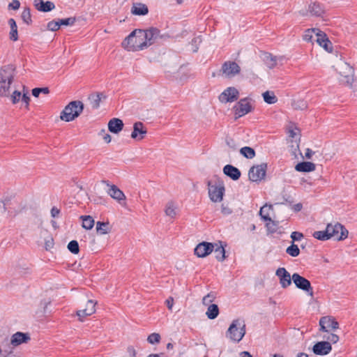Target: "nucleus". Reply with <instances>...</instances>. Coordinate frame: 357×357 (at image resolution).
Wrapping results in <instances>:
<instances>
[{
  "instance_id": "obj_13",
  "label": "nucleus",
  "mask_w": 357,
  "mask_h": 357,
  "mask_svg": "<svg viewBox=\"0 0 357 357\" xmlns=\"http://www.w3.org/2000/svg\"><path fill=\"white\" fill-rule=\"evenodd\" d=\"M5 98H9L11 102L14 105L18 103L21 100L25 109H29L30 97L26 91L23 90V93H22L18 90H13L10 92V96H6Z\"/></svg>"
},
{
  "instance_id": "obj_22",
  "label": "nucleus",
  "mask_w": 357,
  "mask_h": 357,
  "mask_svg": "<svg viewBox=\"0 0 357 357\" xmlns=\"http://www.w3.org/2000/svg\"><path fill=\"white\" fill-rule=\"evenodd\" d=\"M332 350V347L329 342L321 341L317 342L312 348L313 352L316 355L324 356L329 354Z\"/></svg>"
},
{
  "instance_id": "obj_17",
  "label": "nucleus",
  "mask_w": 357,
  "mask_h": 357,
  "mask_svg": "<svg viewBox=\"0 0 357 357\" xmlns=\"http://www.w3.org/2000/svg\"><path fill=\"white\" fill-rule=\"evenodd\" d=\"M97 303L93 300H88L84 309L77 310L76 314L80 321H83L84 318L91 316L96 312V305Z\"/></svg>"
},
{
  "instance_id": "obj_6",
  "label": "nucleus",
  "mask_w": 357,
  "mask_h": 357,
  "mask_svg": "<svg viewBox=\"0 0 357 357\" xmlns=\"http://www.w3.org/2000/svg\"><path fill=\"white\" fill-rule=\"evenodd\" d=\"M207 185L210 200L213 203L221 202L225 193L224 182L221 180H217L214 182L209 181L207 183Z\"/></svg>"
},
{
  "instance_id": "obj_57",
  "label": "nucleus",
  "mask_w": 357,
  "mask_h": 357,
  "mask_svg": "<svg viewBox=\"0 0 357 357\" xmlns=\"http://www.w3.org/2000/svg\"><path fill=\"white\" fill-rule=\"evenodd\" d=\"M291 238L294 241H299L303 238V234L298 231H293L291 234Z\"/></svg>"
},
{
  "instance_id": "obj_62",
  "label": "nucleus",
  "mask_w": 357,
  "mask_h": 357,
  "mask_svg": "<svg viewBox=\"0 0 357 357\" xmlns=\"http://www.w3.org/2000/svg\"><path fill=\"white\" fill-rule=\"evenodd\" d=\"M166 304L169 310H172L174 305V298L169 297L166 300Z\"/></svg>"
},
{
  "instance_id": "obj_44",
  "label": "nucleus",
  "mask_w": 357,
  "mask_h": 357,
  "mask_svg": "<svg viewBox=\"0 0 357 357\" xmlns=\"http://www.w3.org/2000/svg\"><path fill=\"white\" fill-rule=\"evenodd\" d=\"M312 236L319 241H326L330 239L327 227L324 231H314L312 234Z\"/></svg>"
},
{
  "instance_id": "obj_19",
  "label": "nucleus",
  "mask_w": 357,
  "mask_h": 357,
  "mask_svg": "<svg viewBox=\"0 0 357 357\" xmlns=\"http://www.w3.org/2000/svg\"><path fill=\"white\" fill-rule=\"evenodd\" d=\"M315 41L327 52L330 53L333 51V45L331 42L329 40L326 34L320 29L319 30L318 33H317Z\"/></svg>"
},
{
  "instance_id": "obj_21",
  "label": "nucleus",
  "mask_w": 357,
  "mask_h": 357,
  "mask_svg": "<svg viewBox=\"0 0 357 357\" xmlns=\"http://www.w3.org/2000/svg\"><path fill=\"white\" fill-rule=\"evenodd\" d=\"M320 330L324 332H328L330 329L338 328L339 324L335 319L331 317H324L319 320Z\"/></svg>"
},
{
  "instance_id": "obj_3",
  "label": "nucleus",
  "mask_w": 357,
  "mask_h": 357,
  "mask_svg": "<svg viewBox=\"0 0 357 357\" xmlns=\"http://www.w3.org/2000/svg\"><path fill=\"white\" fill-rule=\"evenodd\" d=\"M16 75L13 65H6L0 68V97L10 96Z\"/></svg>"
},
{
  "instance_id": "obj_53",
  "label": "nucleus",
  "mask_w": 357,
  "mask_h": 357,
  "mask_svg": "<svg viewBox=\"0 0 357 357\" xmlns=\"http://www.w3.org/2000/svg\"><path fill=\"white\" fill-rule=\"evenodd\" d=\"M59 26H69L73 25L75 22V18L74 17H68L65 19L59 20Z\"/></svg>"
},
{
  "instance_id": "obj_29",
  "label": "nucleus",
  "mask_w": 357,
  "mask_h": 357,
  "mask_svg": "<svg viewBox=\"0 0 357 357\" xmlns=\"http://www.w3.org/2000/svg\"><path fill=\"white\" fill-rule=\"evenodd\" d=\"M223 173L234 181L238 180L241 176L240 170L231 165H227L223 168Z\"/></svg>"
},
{
  "instance_id": "obj_35",
  "label": "nucleus",
  "mask_w": 357,
  "mask_h": 357,
  "mask_svg": "<svg viewBox=\"0 0 357 357\" xmlns=\"http://www.w3.org/2000/svg\"><path fill=\"white\" fill-rule=\"evenodd\" d=\"M278 222L273 220L266 222V227L267 231L270 234L278 233L282 234L281 227L278 225Z\"/></svg>"
},
{
  "instance_id": "obj_12",
  "label": "nucleus",
  "mask_w": 357,
  "mask_h": 357,
  "mask_svg": "<svg viewBox=\"0 0 357 357\" xmlns=\"http://www.w3.org/2000/svg\"><path fill=\"white\" fill-rule=\"evenodd\" d=\"M267 165L261 163L260 165L252 166L248 172L250 181L252 182H260L266 176Z\"/></svg>"
},
{
  "instance_id": "obj_11",
  "label": "nucleus",
  "mask_w": 357,
  "mask_h": 357,
  "mask_svg": "<svg viewBox=\"0 0 357 357\" xmlns=\"http://www.w3.org/2000/svg\"><path fill=\"white\" fill-rule=\"evenodd\" d=\"M240 92L235 86H229L222 91L218 96V100L222 104L231 103L236 101Z\"/></svg>"
},
{
  "instance_id": "obj_60",
  "label": "nucleus",
  "mask_w": 357,
  "mask_h": 357,
  "mask_svg": "<svg viewBox=\"0 0 357 357\" xmlns=\"http://www.w3.org/2000/svg\"><path fill=\"white\" fill-rule=\"evenodd\" d=\"M20 6V3L18 0H13L12 2L8 5V7L13 10H17Z\"/></svg>"
},
{
  "instance_id": "obj_5",
  "label": "nucleus",
  "mask_w": 357,
  "mask_h": 357,
  "mask_svg": "<svg viewBox=\"0 0 357 357\" xmlns=\"http://www.w3.org/2000/svg\"><path fill=\"white\" fill-rule=\"evenodd\" d=\"M245 324L243 319H236L229 326L226 337L231 342H239L245 336Z\"/></svg>"
},
{
  "instance_id": "obj_39",
  "label": "nucleus",
  "mask_w": 357,
  "mask_h": 357,
  "mask_svg": "<svg viewBox=\"0 0 357 357\" xmlns=\"http://www.w3.org/2000/svg\"><path fill=\"white\" fill-rule=\"evenodd\" d=\"M264 101L268 104L273 105L278 102V98L275 93L272 91H266L262 93Z\"/></svg>"
},
{
  "instance_id": "obj_33",
  "label": "nucleus",
  "mask_w": 357,
  "mask_h": 357,
  "mask_svg": "<svg viewBox=\"0 0 357 357\" xmlns=\"http://www.w3.org/2000/svg\"><path fill=\"white\" fill-rule=\"evenodd\" d=\"M216 248H214V252H215V259L219 261H223L225 258V246L222 242H220V244H215Z\"/></svg>"
},
{
  "instance_id": "obj_1",
  "label": "nucleus",
  "mask_w": 357,
  "mask_h": 357,
  "mask_svg": "<svg viewBox=\"0 0 357 357\" xmlns=\"http://www.w3.org/2000/svg\"><path fill=\"white\" fill-rule=\"evenodd\" d=\"M160 31L156 28L147 30L135 29L122 42V47L129 52L144 50L161 38Z\"/></svg>"
},
{
  "instance_id": "obj_10",
  "label": "nucleus",
  "mask_w": 357,
  "mask_h": 357,
  "mask_svg": "<svg viewBox=\"0 0 357 357\" xmlns=\"http://www.w3.org/2000/svg\"><path fill=\"white\" fill-rule=\"evenodd\" d=\"M326 227L330 238H333L337 241H342L348 237V231L340 223L328 224Z\"/></svg>"
},
{
  "instance_id": "obj_48",
  "label": "nucleus",
  "mask_w": 357,
  "mask_h": 357,
  "mask_svg": "<svg viewBox=\"0 0 357 357\" xmlns=\"http://www.w3.org/2000/svg\"><path fill=\"white\" fill-rule=\"evenodd\" d=\"M68 249L69 251L75 255H77L79 252V244L77 241L73 240L68 244Z\"/></svg>"
},
{
  "instance_id": "obj_20",
  "label": "nucleus",
  "mask_w": 357,
  "mask_h": 357,
  "mask_svg": "<svg viewBox=\"0 0 357 357\" xmlns=\"http://www.w3.org/2000/svg\"><path fill=\"white\" fill-rule=\"evenodd\" d=\"M108 190H107V194L114 200L119 204L125 202L126 197L123 192L120 190L116 185L107 184Z\"/></svg>"
},
{
  "instance_id": "obj_56",
  "label": "nucleus",
  "mask_w": 357,
  "mask_h": 357,
  "mask_svg": "<svg viewBox=\"0 0 357 357\" xmlns=\"http://www.w3.org/2000/svg\"><path fill=\"white\" fill-rule=\"evenodd\" d=\"M54 246V239L52 236L47 237L45 241V248L46 250H51Z\"/></svg>"
},
{
  "instance_id": "obj_43",
  "label": "nucleus",
  "mask_w": 357,
  "mask_h": 357,
  "mask_svg": "<svg viewBox=\"0 0 357 357\" xmlns=\"http://www.w3.org/2000/svg\"><path fill=\"white\" fill-rule=\"evenodd\" d=\"M240 153L245 158L252 159L255 156V150L250 146H244L240 149Z\"/></svg>"
},
{
  "instance_id": "obj_28",
  "label": "nucleus",
  "mask_w": 357,
  "mask_h": 357,
  "mask_svg": "<svg viewBox=\"0 0 357 357\" xmlns=\"http://www.w3.org/2000/svg\"><path fill=\"white\" fill-rule=\"evenodd\" d=\"M273 213V206L272 204H265L261 207L259 215L264 222L271 221V215Z\"/></svg>"
},
{
  "instance_id": "obj_46",
  "label": "nucleus",
  "mask_w": 357,
  "mask_h": 357,
  "mask_svg": "<svg viewBox=\"0 0 357 357\" xmlns=\"http://www.w3.org/2000/svg\"><path fill=\"white\" fill-rule=\"evenodd\" d=\"M161 340V336L158 333H151L147 337V342L150 344H159Z\"/></svg>"
},
{
  "instance_id": "obj_42",
  "label": "nucleus",
  "mask_w": 357,
  "mask_h": 357,
  "mask_svg": "<svg viewBox=\"0 0 357 357\" xmlns=\"http://www.w3.org/2000/svg\"><path fill=\"white\" fill-rule=\"evenodd\" d=\"M264 61L269 69L275 68L277 65V58L271 54H264Z\"/></svg>"
},
{
  "instance_id": "obj_51",
  "label": "nucleus",
  "mask_w": 357,
  "mask_h": 357,
  "mask_svg": "<svg viewBox=\"0 0 357 357\" xmlns=\"http://www.w3.org/2000/svg\"><path fill=\"white\" fill-rule=\"evenodd\" d=\"M98 136L101 137L105 142L109 144L112 141V137L109 134H108L105 128H102L98 132Z\"/></svg>"
},
{
  "instance_id": "obj_64",
  "label": "nucleus",
  "mask_w": 357,
  "mask_h": 357,
  "mask_svg": "<svg viewBox=\"0 0 357 357\" xmlns=\"http://www.w3.org/2000/svg\"><path fill=\"white\" fill-rule=\"evenodd\" d=\"M241 357H252V356L248 351H243L241 354Z\"/></svg>"
},
{
  "instance_id": "obj_52",
  "label": "nucleus",
  "mask_w": 357,
  "mask_h": 357,
  "mask_svg": "<svg viewBox=\"0 0 357 357\" xmlns=\"http://www.w3.org/2000/svg\"><path fill=\"white\" fill-rule=\"evenodd\" d=\"M43 93L45 94H47L49 93V89L47 87L43 88H34L32 89V95L38 98L40 93Z\"/></svg>"
},
{
  "instance_id": "obj_2",
  "label": "nucleus",
  "mask_w": 357,
  "mask_h": 357,
  "mask_svg": "<svg viewBox=\"0 0 357 357\" xmlns=\"http://www.w3.org/2000/svg\"><path fill=\"white\" fill-rule=\"evenodd\" d=\"M333 68L338 82L342 86L354 89L356 80L354 68L342 59L337 61Z\"/></svg>"
},
{
  "instance_id": "obj_36",
  "label": "nucleus",
  "mask_w": 357,
  "mask_h": 357,
  "mask_svg": "<svg viewBox=\"0 0 357 357\" xmlns=\"http://www.w3.org/2000/svg\"><path fill=\"white\" fill-rule=\"evenodd\" d=\"M165 215L171 218H174L177 213V206L173 202H168L165 208Z\"/></svg>"
},
{
  "instance_id": "obj_45",
  "label": "nucleus",
  "mask_w": 357,
  "mask_h": 357,
  "mask_svg": "<svg viewBox=\"0 0 357 357\" xmlns=\"http://www.w3.org/2000/svg\"><path fill=\"white\" fill-rule=\"evenodd\" d=\"M286 252L291 257H296L300 254V250L297 245L292 244L286 249Z\"/></svg>"
},
{
  "instance_id": "obj_32",
  "label": "nucleus",
  "mask_w": 357,
  "mask_h": 357,
  "mask_svg": "<svg viewBox=\"0 0 357 357\" xmlns=\"http://www.w3.org/2000/svg\"><path fill=\"white\" fill-rule=\"evenodd\" d=\"M148 12L147 6L140 3H134L131 8V13L135 15H145Z\"/></svg>"
},
{
  "instance_id": "obj_16",
  "label": "nucleus",
  "mask_w": 357,
  "mask_h": 357,
  "mask_svg": "<svg viewBox=\"0 0 357 357\" xmlns=\"http://www.w3.org/2000/svg\"><path fill=\"white\" fill-rule=\"evenodd\" d=\"M214 250V245L212 243L202 242L195 248V255L199 258H203L210 255Z\"/></svg>"
},
{
  "instance_id": "obj_47",
  "label": "nucleus",
  "mask_w": 357,
  "mask_h": 357,
  "mask_svg": "<svg viewBox=\"0 0 357 357\" xmlns=\"http://www.w3.org/2000/svg\"><path fill=\"white\" fill-rule=\"evenodd\" d=\"M292 106L295 109L303 110L307 108V104L305 100L298 99L293 102Z\"/></svg>"
},
{
  "instance_id": "obj_24",
  "label": "nucleus",
  "mask_w": 357,
  "mask_h": 357,
  "mask_svg": "<svg viewBox=\"0 0 357 357\" xmlns=\"http://www.w3.org/2000/svg\"><path fill=\"white\" fill-rule=\"evenodd\" d=\"M124 123L119 118H113L108 121L107 127L110 132L118 135L123 129Z\"/></svg>"
},
{
  "instance_id": "obj_34",
  "label": "nucleus",
  "mask_w": 357,
  "mask_h": 357,
  "mask_svg": "<svg viewBox=\"0 0 357 357\" xmlns=\"http://www.w3.org/2000/svg\"><path fill=\"white\" fill-rule=\"evenodd\" d=\"M8 24L10 27L9 38L13 41H17L18 40V32L16 22L13 18H10L8 20Z\"/></svg>"
},
{
  "instance_id": "obj_49",
  "label": "nucleus",
  "mask_w": 357,
  "mask_h": 357,
  "mask_svg": "<svg viewBox=\"0 0 357 357\" xmlns=\"http://www.w3.org/2000/svg\"><path fill=\"white\" fill-rule=\"evenodd\" d=\"M22 19L27 24H29L31 22V16L30 9L28 8H24L22 13Z\"/></svg>"
},
{
  "instance_id": "obj_25",
  "label": "nucleus",
  "mask_w": 357,
  "mask_h": 357,
  "mask_svg": "<svg viewBox=\"0 0 357 357\" xmlns=\"http://www.w3.org/2000/svg\"><path fill=\"white\" fill-rule=\"evenodd\" d=\"M1 357H14L15 346L10 340H5L1 344Z\"/></svg>"
},
{
  "instance_id": "obj_7",
  "label": "nucleus",
  "mask_w": 357,
  "mask_h": 357,
  "mask_svg": "<svg viewBox=\"0 0 357 357\" xmlns=\"http://www.w3.org/2000/svg\"><path fill=\"white\" fill-rule=\"evenodd\" d=\"M255 107L250 98L240 99L233 107V112L236 119L243 117L254 111Z\"/></svg>"
},
{
  "instance_id": "obj_41",
  "label": "nucleus",
  "mask_w": 357,
  "mask_h": 357,
  "mask_svg": "<svg viewBox=\"0 0 357 357\" xmlns=\"http://www.w3.org/2000/svg\"><path fill=\"white\" fill-rule=\"evenodd\" d=\"M219 314V308L216 304H211L208 305L206 312V315L209 319H215Z\"/></svg>"
},
{
  "instance_id": "obj_55",
  "label": "nucleus",
  "mask_w": 357,
  "mask_h": 357,
  "mask_svg": "<svg viewBox=\"0 0 357 357\" xmlns=\"http://www.w3.org/2000/svg\"><path fill=\"white\" fill-rule=\"evenodd\" d=\"M221 213L224 215H229L232 213V209L228 204H222L221 205Z\"/></svg>"
},
{
  "instance_id": "obj_63",
  "label": "nucleus",
  "mask_w": 357,
  "mask_h": 357,
  "mask_svg": "<svg viewBox=\"0 0 357 357\" xmlns=\"http://www.w3.org/2000/svg\"><path fill=\"white\" fill-rule=\"evenodd\" d=\"M314 153V152L312 151L311 149H307L305 152V157L307 159H310Z\"/></svg>"
},
{
  "instance_id": "obj_31",
  "label": "nucleus",
  "mask_w": 357,
  "mask_h": 357,
  "mask_svg": "<svg viewBox=\"0 0 357 357\" xmlns=\"http://www.w3.org/2000/svg\"><path fill=\"white\" fill-rule=\"evenodd\" d=\"M315 165L311 162H302L298 163L295 169L298 172H310L315 170Z\"/></svg>"
},
{
  "instance_id": "obj_58",
  "label": "nucleus",
  "mask_w": 357,
  "mask_h": 357,
  "mask_svg": "<svg viewBox=\"0 0 357 357\" xmlns=\"http://www.w3.org/2000/svg\"><path fill=\"white\" fill-rule=\"evenodd\" d=\"M329 342L335 344L338 342L339 337L334 333H330L327 337H325Z\"/></svg>"
},
{
  "instance_id": "obj_23",
  "label": "nucleus",
  "mask_w": 357,
  "mask_h": 357,
  "mask_svg": "<svg viewBox=\"0 0 357 357\" xmlns=\"http://www.w3.org/2000/svg\"><path fill=\"white\" fill-rule=\"evenodd\" d=\"M31 340L30 335L27 333L16 332L10 337V342L15 346L18 347L24 343H27Z\"/></svg>"
},
{
  "instance_id": "obj_61",
  "label": "nucleus",
  "mask_w": 357,
  "mask_h": 357,
  "mask_svg": "<svg viewBox=\"0 0 357 357\" xmlns=\"http://www.w3.org/2000/svg\"><path fill=\"white\" fill-rule=\"evenodd\" d=\"M60 213V210L56 207H52L51 209V216L52 218L57 217Z\"/></svg>"
},
{
  "instance_id": "obj_30",
  "label": "nucleus",
  "mask_w": 357,
  "mask_h": 357,
  "mask_svg": "<svg viewBox=\"0 0 357 357\" xmlns=\"http://www.w3.org/2000/svg\"><path fill=\"white\" fill-rule=\"evenodd\" d=\"M106 96L102 93H96L89 96V101L93 109H98L100 105L102 99H105Z\"/></svg>"
},
{
  "instance_id": "obj_38",
  "label": "nucleus",
  "mask_w": 357,
  "mask_h": 357,
  "mask_svg": "<svg viewBox=\"0 0 357 357\" xmlns=\"http://www.w3.org/2000/svg\"><path fill=\"white\" fill-rule=\"evenodd\" d=\"M80 219L82 220V227L86 230H91L95 224L94 219L91 215H82Z\"/></svg>"
},
{
  "instance_id": "obj_59",
  "label": "nucleus",
  "mask_w": 357,
  "mask_h": 357,
  "mask_svg": "<svg viewBox=\"0 0 357 357\" xmlns=\"http://www.w3.org/2000/svg\"><path fill=\"white\" fill-rule=\"evenodd\" d=\"M225 142L227 146L231 149L234 150L237 148L235 141L231 138H227Z\"/></svg>"
},
{
  "instance_id": "obj_18",
  "label": "nucleus",
  "mask_w": 357,
  "mask_h": 357,
  "mask_svg": "<svg viewBox=\"0 0 357 357\" xmlns=\"http://www.w3.org/2000/svg\"><path fill=\"white\" fill-rule=\"evenodd\" d=\"M147 130L144 125L142 122L137 121L133 124V130L130 137L135 141H141L144 139Z\"/></svg>"
},
{
  "instance_id": "obj_40",
  "label": "nucleus",
  "mask_w": 357,
  "mask_h": 357,
  "mask_svg": "<svg viewBox=\"0 0 357 357\" xmlns=\"http://www.w3.org/2000/svg\"><path fill=\"white\" fill-rule=\"evenodd\" d=\"M319 29L312 28L307 29L303 36V39L308 43H313L314 37L316 38Z\"/></svg>"
},
{
  "instance_id": "obj_27",
  "label": "nucleus",
  "mask_w": 357,
  "mask_h": 357,
  "mask_svg": "<svg viewBox=\"0 0 357 357\" xmlns=\"http://www.w3.org/2000/svg\"><path fill=\"white\" fill-rule=\"evenodd\" d=\"M33 5L38 10L41 12H49L55 8L54 3L50 1L34 0Z\"/></svg>"
},
{
  "instance_id": "obj_4",
  "label": "nucleus",
  "mask_w": 357,
  "mask_h": 357,
  "mask_svg": "<svg viewBox=\"0 0 357 357\" xmlns=\"http://www.w3.org/2000/svg\"><path fill=\"white\" fill-rule=\"evenodd\" d=\"M84 109L82 101L74 100L70 102L60 114V119L65 122H71L77 119Z\"/></svg>"
},
{
  "instance_id": "obj_54",
  "label": "nucleus",
  "mask_w": 357,
  "mask_h": 357,
  "mask_svg": "<svg viewBox=\"0 0 357 357\" xmlns=\"http://www.w3.org/2000/svg\"><path fill=\"white\" fill-rule=\"evenodd\" d=\"M47 27L48 30L55 31L59 29L60 26L59 21H50L47 23Z\"/></svg>"
},
{
  "instance_id": "obj_14",
  "label": "nucleus",
  "mask_w": 357,
  "mask_h": 357,
  "mask_svg": "<svg viewBox=\"0 0 357 357\" xmlns=\"http://www.w3.org/2000/svg\"><path fill=\"white\" fill-rule=\"evenodd\" d=\"M221 72L225 77L230 79L240 73L241 68L235 61H228L222 64Z\"/></svg>"
},
{
  "instance_id": "obj_9",
  "label": "nucleus",
  "mask_w": 357,
  "mask_h": 357,
  "mask_svg": "<svg viewBox=\"0 0 357 357\" xmlns=\"http://www.w3.org/2000/svg\"><path fill=\"white\" fill-rule=\"evenodd\" d=\"M292 281L297 289L304 291L310 297L313 296V289L310 282L307 279L297 273H294L292 275Z\"/></svg>"
},
{
  "instance_id": "obj_26",
  "label": "nucleus",
  "mask_w": 357,
  "mask_h": 357,
  "mask_svg": "<svg viewBox=\"0 0 357 357\" xmlns=\"http://www.w3.org/2000/svg\"><path fill=\"white\" fill-rule=\"evenodd\" d=\"M288 135L289 137L291 139V143L293 144L291 145L292 147L295 148V150L298 149L299 146V142L301 139V135H300V130L296 127H290L288 130Z\"/></svg>"
},
{
  "instance_id": "obj_8",
  "label": "nucleus",
  "mask_w": 357,
  "mask_h": 357,
  "mask_svg": "<svg viewBox=\"0 0 357 357\" xmlns=\"http://www.w3.org/2000/svg\"><path fill=\"white\" fill-rule=\"evenodd\" d=\"M298 13L303 17H321L324 9L318 1H310L306 6L298 10Z\"/></svg>"
},
{
  "instance_id": "obj_15",
  "label": "nucleus",
  "mask_w": 357,
  "mask_h": 357,
  "mask_svg": "<svg viewBox=\"0 0 357 357\" xmlns=\"http://www.w3.org/2000/svg\"><path fill=\"white\" fill-rule=\"evenodd\" d=\"M275 275L279 279V283L282 288L287 289L292 283V275L287 271L285 268H278L275 271Z\"/></svg>"
},
{
  "instance_id": "obj_50",
  "label": "nucleus",
  "mask_w": 357,
  "mask_h": 357,
  "mask_svg": "<svg viewBox=\"0 0 357 357\" xmlns=\"http://www.w3.org/2000/svg\"><path fill=\"white\" fill-rule=\"evenodd\" d=\"M215 300V296L212 293H208L207 295L204 296L202 298V303L204 305H209L212 304V303Z\"/></svg>"
},
{
  "instance_id": "obj_37",
  "label": "nucleus",
  "mask_w": 357,
  "mask_h": 357,
  "mask_svg": "<svg viewBox=\"0 0 357 357\" xmlns=\"http://www.w3.org/2000/svg\"><path fill=\"white\" fill-rule=\"evenodd\" d=\"M96 231L97 233L100 235H105L110 232L111 228L108 222H96Z\"/></svg>"
}]
</instances>
